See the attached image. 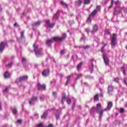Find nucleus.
<instances>
[{"label":"nucleus","instance_id":"nucleus-26","mask_svg":"<svg viewBox=\"0 0 127 127\" xmlns=\"http://www.w3.org/2000/svg\"><path fill=\"white\" fill-rule=\"evenodd\" d=\"M21 33V36H20V39H24L25 37H24V31H22L20 32Z\"/></svg>","mask_w":127,"mask_h":127},{"label":"nucleus","instance_id":"nucleus-54","mask_svg":"<svg viewBox=\"0 0 127 127\" xmlns=\"http://www.w3.org/2000/svg\"><path fill=\"white\" fill-rule=\"evenodd\" d=\"M61 54H62V55L64 54V50H62L61 51Z\"/></svg>","mask_w":127,"mask_h":127},{"label":"nucleus","instance_id":"nucleus-20","mask_svg":"<svg viewBox=\"0 0 127 127\" xmlns=\"http://www.w3.org/2000/svg\"><path fill=\"white\" fill-rule=\"evenodd\" d=\"M60 4L62 5L64 7H66L68 9V4L67 3L64 2L63 1H61L60 2Z\"/></svg>","mask_w":127,"mask_h":127},{"label":"nucleus","instance_id":"nucleus-33","mask_svg":"<svg viewBox=\"0 0 127 127\" xmlns=\"http://www.w3.org/2000/svg\"><path fill=\"white\" fill-rule=\"evenodd\" d=\"M82 65H83V63H79V64L77 65V70H78V71H79V70H80V68H81V66H82Z\"/></svg>","mask_w":127,"mask_h":127},{"label":"nucleus","instance_id":"nucleus-37","mask_svg":"<svg viewBox=\"0 0 127 127\" xmlns=\"http://www.w3.org/2000/svg\"><path fill=\"white\" fill-rule=\"evenodd\" d=\"M81 48H83V49H88V48H90V46L87 45L85 46H82L81 47Z\"/></svg>","mask_w":127,"mask_h":127},{"label":"nucleus","instance_id":"nucleus-13","mask_svg":"<svg viewBox=\"0 0 127 127\" xmlns=\"http://www.w3.org/2000/svg\"><path fill=\"white\" fill-rule=\"evenodd\" d=\"M38 90L39 91H42V90H45L46 86L45 85H41L40 83H38Z\"/></svg>","mask_w":127,"mask_h":127},{"label":"nucleus","instance_id":"nucleus-53","mask_svg":"<svg viewBox=\"0 0 127 127\" xmlns=\"http://www.w3.org/2000/svg\"><path fill=\"white\" fill-rule=\"evenodd\" d=\"M74 108H75V102L73 103L72 107V110H74Z\"/></svg>","mask_w":127,"mask_h":127},{"label":"nucleus","instance_id":"nucleus-2","mask_svg":"<svg viewBox=\"0 0 127 127\" xmlns=\"http://www.w3.org/2000/svg\"><path fill=\"white\" fill-rule=\"evenodd\" d=\"M102 44H103V46L101 48V52L103 53V58L104 59V63L106 66H109V64L110 63V60L108 58V56L107 55V53L104 52V48L106 45L108 44L107 43L104 44V42H102Z\"/></svg>","mask_w":127,"mask_h":127},{"label":"nucleus","instance_id":"nucleus-64","mask_svg":"<svg viewBox=\"0 0 127 127\" xmlns=\"http://www.w3.org/2000/svg\"><path fill=\"white\" fill-rule=\"evenodd\" d=\"M1 10V7L0 6V11Z\"/></svg>","mask_w":127,"mask_h":127},{"label":"nucleus","instance_id":"nucleus-17","mask_svg":"<svg viewBox=\"0 0 127 127\" xmlns=\"http://www.w3.org/2000/svg\"><path fill=\"white\" fill-rule=\"evenodd\" d=\"M61 10H58L56 14L54 15L53 18L54 19H55V20H57L58 19V17H59V14Z\"/></svg>","mask_w":127,"mask_h":127},{"label":"nucleus","instance_id":"nucleus-15","mask_svg":"<svg viewBox=\"0 0 127 127\" xmlns=\"http://www.w3.org/2000/svg\"><path fill=\"white\" fill-rule=\"evenodd\" d=\"M100 9H101V6H97L96 8L92 12L91 15H95L97 12L99 11Z\"/></svg>","mask_w":127,"mask_h":127},{"label":"nucleus","instance_id":"nucleus-59","mask_svg":"<svg viewBox=\"0 0 127 127\" xmlns=\"http://www.w3.org/2000/svg\"><path fill=\"white\" fill-rule=\"evenodd\" d=\"M114 3V1L113 0H111V4H113Z\"/></svg>","mask_w":127,"mask_h":127},{"label":"nucleus","instance_id":"nucleus-50","mask_svg":"<svg viewBox=\"0 0 127 127\" xmlns=\"http://www.w3.org/2000/svg\"><path fill=\"white\" fill-rule=\"evenodd\" d=\"M7 92V87H6L4 90H3V93H6Z\"/></svg>","mask_w":127,"mask_h":127},{"label":"nucleus","instance_id":"nucleus-18","mask_svg":"<svg viewBox=\"0 0 127 127\" xmlns=\"http://www.w3.org/2000/svg\"><path fill=\"white\" fill-rule=\"evenodd\" d=\"M127 64L124 65V66L121 68V70H122V71L123 72V73L125 75L126 74V71L127 70Z\"/></svg>","mask_w":127,"mask_h":127},{"label":"nucleus","instance_id":"nucleus-3","mask_svg":"<svg viewBox=\"0 0 127 127\" xmlns=\"http://www.w3.org/2000/svg\"><path fill=\"white\" fill-rule=\"evenodd\" d=\"M102 44H103V46L101 48V52L103 53V58L104 59V63L106 66H109V64L110 63V60L108 58V56L107 55V53L104 52V48L106 45L108 44L107 43L104 44V42H102Z\"/></svg>","mask_w":127,"mask_h":127},{"label":"nucleus","instance_id":"nucleus-12","mask_svg":"<svg viewBox=\"0 0 127 127\" xmlns=\"http://www.w3.org/2000/svg\"><path fill=\"white\" fill-rule=\"evenodd\" d=\"M45 23L48 25V27L50 28H52L54 27L55 24L54 23H50V21L49 20H46Z\"/></svg>","mask_w":127,"mask_h":127},{"label":"nucleus","instance_id":"nucleus-60","mask_svg":"<svg viewBox=\"0 0 127 127\" xmlns=\"http://www.w3.org/2000/svg\"><path fill=\"white\" fill-rule=\"evenodd\" d=\"M103 95L102 93H101V94H100V97H103Z\"/></svg>","mask_w":127,"mask_h":127},{"label":"nucleus","instance_id":"nucleus-57","mask_svg":"<svg viewBox=\"0 0 127 127\" xmlns=\"http://www.w3.org/2000/svg\"><path fill=\"white\" fill-rule=\"evenodd\" d=\"M124 106H125V107H126V108H127V103H125L124 104Z\"/></svg>","mask_w":127,"mask_h":127},{"label":"nucleus","instance_id":"nucleus-46","mask_svg":"<svg viewBox=\"0 0 127 127\" xmlns=\"http://www.w3.org/2000/svg\"><path fill=\"white\" fill-rule=\"evenodd\" d=\"M34 117L36 119H38V113H35Z\"/></svg>","mask_w":127,"mask_h":127},{"label":"nucleus","instance_id":"nucleus-30","mask_svg":"<svg viewBox=\"0 0 127 127\" xmlns=\"http://www.w3.org/2000/svg\"><path fill=\"white\" fill-rule=\"evenodd\" d=\"M95 111H96V108L92 107L90 110V113L91 114V115L94 114Z\"/></svg>","mask_w":127,"mask_h":127},{"label":"nucleus","instance_id":"nucleus-27","mask_svg":"<svg viewBox=\"0 0 127 127\" xmlns=\"http://www.w3.org/2000/svg\"><path fill=\"white\" fill-rule=\"evenodd\" d=\"M82 4V0H79L75 2V4L76 5H78V6H80L81 4Z\"/></svg>","mask_w":127,"mask_h":127},{"label":"nucleus","instance_id":"nucleus-16","mask_svg":"<svg viewBox=\"0 0 127 127\" xmlns=\"http://www.w3.org/2000/svg\"><path fill=\"white\" fill-rule=\"evenodd\" d=\"M41 23V21H38L37 22L34 23L33 24L32 26H33V29H34L35 27H37L40 25Z\"/></svg>","mask_w":127,"mask_h":127},{"label":"nucleus","instance_id":"nucleus-41","mask_svg":"<svg viewBox=\"0 0 127 127\" xmlns=\"http://www.w3.org/2000/svg\"><path fill=\"white\" fill-rule=\"evenodd\" d=\"M53 96L55 97V98H57V92H54L53 93Z\"/></svg>","mask_w":127,"mask_h":127},{"label":"nucleus","instance_id":"nucleus-10","mask_svg":"<svg viewBox=\"0 0 127 127\" xmlns=\"http://www.w3.org/2000/svg\"><path fill=\"white\" fill-rule=\"evenodd\" d=\"M37 97L33 96L31 100L29 101V104H30V106H33L34 102L37 101Z\"/></svg>","mask_w":127,"mask_h":127},{"label":"nucleus","instance_id":"nucleus-28","mask_svg":"<svg viewBox=\"0 0 127 127\" xmlns=\"http://www.w3.org/2000/svg\"><path fill=\"white\" fill-rule=\"evenodd\" d=\"M117 10H115L114 11V14H119V13H121L122 12V10L121 9H118Z\"/></svg>","mask_w":127,"mask_h":127},{"label":"nucleus","instance_id":"nucleus-4","mask_svg":"<svg viewBox=\"0 0 127 127\" xmlns=\"http://www.w3.org/2000/svg\"><path fill=\"white\" fill-rule=\"evenodd\" d=\"M34 47V51L35 53V55L37 57H40V56H41L42 54H41V52L42 51V49L39 48L38 46L34 44L33 45Z\"/></svg>","mask_w":127,"mask_h":127},{"label":"nucleus","instance_id":"nucleus-51","mask_svg":"<svg viewBox=\"0 0 127 127\" xmlns=\"http://www.w3.org/2000/svg\"><path fill=\"white\" fill-rule=\"evenodd\" d=\"M85 39H86L85 36H83L80 39V40H85Z\"/></svg>","mask_w":127,"mask_h":127},{"label":"nucleus","instance_id":"nucleus-47","mask_svg":"<svg viewBox=\"0 0 127 127\" xmlns=\"http://www.w3.org/2000/svg\"><path fill=\"white\" fill-rule=\"evenodd\" d=\"M22 122V120H18L17 121V124H20V125L21 124V123Z\"/></svg>","mask_w":127,"mask_h":127},{"label":"nucleus","instance_id":"nucleus-56","mask_svg":"<svg viewBox=\"0 0 127 127\" xmlns=\"http://www.w3.org/2000/svg\"><path fill=\"white\" fill-rule=\"evenodd\" d=\"M113 6V5H110L109 7H108V9H110V8H112Z\"/></svg>","mask_w":127,"mask_h":127},{"label":"nucleus","instance_id":"nucleus-24","mask_svg":"<svg viewBox=\"0 0 127 127\" xmlns=\"http://www.w3.org/2000/svg\"><path fill=\"white\" fill-rule=\"evenodd\" d=\"M9 73H8V71H6L4 74V78H9Z\"/></svg>","mask_w":127,"mask_h":127},{"label":"nucleus","instance_id":"nucleus-23","mask_svg":"<svg viewBox=\"0 0 127 127\" xmlns=\"http://www.w3.org/2000/svg\"><path fill=\"white\" fill-rule=\"evenodd\" d=\"M98 26H97V25H95L93 26V28L92 31V33H95V32H97V31H98Z\"/></svg>","mask_w":127,"mask_h":127},{"label":"nucleus","instance_id":"nucleus-42","mask_svg":"<svg viewBox=\"0 0 127 127\" xmlns=\"http://www.w3.org/2000/svg\"><path fill=\"white\" fill-rule=\"evenodd\" d=\"M13 64L12 63H11L10 64H8L6 67H7V68H9V67H11V66Z\"/></svg>","mask_w":127,"mask_h":127},{"label":"nucleus","instance_id":"nucleus-35","mask_svg":"<svg viewBox=\"0 0 127 127\" xmlns=\"http://www.w3.org/2000/svg\"><path fill=\"white\" fill-rule=\"evenodd\" d=\"M12 113L13 115H16L17 114V110H16V108H14L12 110Z\"/></svg>","mask_w":127,"mask_h":127},{"label":"nucleus","instance_id":"nucleus-55","mask_svg":"<svg viewBox=\"0 0 127 127\" xmlns=\"http://www.w3.org/2000/svg\"><path fill=\"white\" fill-rule=\"evenodd\" d=\"M40 100L41 101H43V97H40Z\"/></svg>","mask_w":127,"mask_h":127},{"label":"nucleus","instance_id":"nucleus-25","mask_svg":"<svg viewBox=\"0 0 127 127\" xmlns=\"http://www.w3.org/2000/svg\"><path fill=\"white\" fill-rule=\"evenodd\" d=\"M56 118L57 120H59L60 118V113H59V111H57V114H56Z\"/></svg>","mask_w":127,"mask_h":127},{"label":"nucleus","instance_id":"nucleus-61","mask_svg":"<svg viewBox=\"0 0 127 127\" xmlns=\"http://www.w3.org/2000/svg\"><path fill=\"white\" fill-rule=\"evenodd\" d=\"M84 85H85V86H87V83L85 82V83H84Z\"/></svg>","mask_w":127,"mask_h":127},{"label":"nucleus","instance_id":"nucleus-7","mask_svg":"<svg viewBox=\"0 0 127 127\" xmlns=\"http://www.w3.org/2000/svg\"><path fill=\"white\" fill-rule=\"evenodd\" d=\"M65 100H66V102L67 103L68 105H70V104H71V99H70L67 97L66 98V95L64 94L62 97V101H61L62 104H64V102H65Z\"/></svg>","mask_w":127,"mask_h":127},{"label":"nucleus","instance_id":"nucleus-62","mask_svg":"<svg viewBox=\"0 0 127 127\" xmlns=\"http://www.w3.org/2000/svg\"><path fill=\"white\" fill-rule=\"evenodd\" d=\"M2 127H7V126L6 125H5V126H3Z\"/></svg>","mask_w":127,"mask_h":127},{"label":"nucleus","instance_id":"nucleus-58","mask_svg":"<svg viewBox=\"0 0 127 127\" xmlns=\"http://www.w3.org/2000/svg\"><path fill=\"white\" fill-rule=\"evenodd\" d=\"M14 26H17V23H15L14 24Z\"/></svg>","mask_w":127,"mask_h":127},{"label":"nucleus","instance_id":"nucleus-14","mask_svg":"<svg viewBox=\"0 0 127 127\" xmlns=\"http://www.w3.org/2000/svg\"><path fill=\"white\" fill-rule=\"evenodd\" d=\"M49 73H50V71L48 69H45L42 72V75L44 77H47L49 75Z\"/></svg>","mask_w":127,"mask_h":127},{"label":"nucleus","instance_id":"nucleus-44","mask_svg":"<svg viewBox=\"0 0 127 127\" xmlns=\"http://www.w3.org/2000/svg\"><path fill=\"white\" fill-rule=\"evenodd\" d=\"M85 78L86 79H92V78H93V77H91V76H90V75H86V76H85Z\"/></svg>","mask_w":127,"mask_h":127},{"label":"nucleus","instance_id":"nucleus-31","mask_svg":"<svg viewBox=\"0 0 127 127\" xmlns=\"http://www.w3.org/2000/svg\"><path fill=\"white\" fill-rule=\"evenodd\" d=\"M92 16H93V15L91 14L89 17H88V18L87 20V23H91V17H92Z\"/></svg>","mask_w":127,"mask_h":127},{"label":"nucleus","instance_id":"nucleus-22","mask_svg":"<svg viewBox=\"0 0 127 127\" xmlns=\"http://www.w3.org/2000/svg\"><path fill=\"white\" fill-rule=\"evenodd\" d=\"M72 75L73 74H71L70 75H69L67 77V80L65 84V86H67V85L69 84V83H70V81H71V76H72Z\"/></svg>","mask_w":127,"mask_h":127},{"label":"nucleus","instance_id":"nucleus-36","mask_svg":"<svg viewBox=\"0 0 127 127\" xmlns=\"http://www.w3.org/2000/svg\"><path fill=\"white\" fill-rule=\"evenodd\" d=\"M114 81L116 83H119L120 82V78L119 77H116L114 78Z\"/></svg>","mask_w":127,"mask_h":127},{"label":"nucleus","instance_id":"nucleus-9","mask_svg":"<svg viewBox=\"0 0 127 127\" xmlns=\"http://www.w3.org/2000/svg\"><path fill=\"white\" fill-rule=\"evenodd\" d=\"M27 78H28V76L27 75L21 76L16 80V83H20V82H22V81H25V80H27Z\"/></svg>","mask_w":127,"mask_h":127},{"label":"nucleus","instance_id":"nucleus-43","mask_svg":"<svg viewBox=\"0 0 127 127\" xmlns=\"http://www.w3.org/2000/svg\"><path fill=\"white\" fill-rule=\"evenodd\" d=\"M120 112L121 114H123V113H125V109L124 108H121Z\"/></svg>","mask_w":127,"mask_h":127},{"label":"nucleus","instance_id":"nucleus-21","mask_svg":"<svg viewBox=\"0 0 127 127\" xmlns=\"http://www.w3.org/2000/svg\"><path fill=\"white\" fill-rule=\"evenodd\" d=\"M113 91H114V86H113V85L111 84L108 86V93L110 94V93L113 92Z\"/></svg>","mask_w":127,"mask_h":127},{"label":"nucleus","instance_id":"nucleus-52","mask_svg":"<svg viewBox=\"0 0 127 127\" xmlns=\"http://www.w3.org/2000/svg\"><path fill=\"white\" fill-rule=\"evenodd\" d=\"M85 31H86V32L89 34V32H90V29H85Z\"/></svg>","mask_w":127,"mask_h":127},{"label":"nucleus","instance_id":"nucleus-29","mask_svg":"<svg viewBox=\"0 0 127 127\" xmlns=\"http://www.w3.org/2000/svg\"><path fill=\"white\" fill-rule=\"evenodd\" d=\"M82 77H83V74H82V73L77 74L76 80H78V79H80V78H82Z\"/></svg>","mask_w":127,"mask_h":127},{"label":"nucleus","instance_id":"nucleus-32","mask_svg":"<svg viewBox=\"0 0 127 127\" xmlns=\"http://www.w3.org/2000/svg\"><path fill=\"white\" fill-rule=\"evenodd\" d=\"M47 112H44V114L41 116V119H45L46 118V116H47Z\"/></svg>","mask_w":127,"mask_h":127},{"label":"nucleus","instance_id":"nucleus-49","mask_svg":"<svg viewBox=\"0 0 127 127\" xmlns=\"http://www.w3.org/2000/svg\"><path fill=\"white\" fill-rule=\"evenodd\" d=\"M114 3H115V4H119V3H120V1H119V0L115 1L114 2Z\"/></svg>","mask_w":127,"mask_h":127},{"label":"nucleus","instance_id":"nucleus-39","mask_svg":"<svg viewBox=\"0 0 127 127\" xmlns=\"http://www.w3.org/2000/svg\"><path fill=\"white\" fill-rule=\"evenodd\" d=\"M22 64H24L25 63H26V59L24 58L22 59Z\"/></svg>","mask_w":127,"mask_h":127},{"label":"nucleus","instance_id":"nucleus-6","mask_svg":"<svg viewBox=\"0 0 127 127\" xmlns=\"http://www.w3.org/2000/svg\"><path fill=\"white\" fill-rule=\"evenodd\" d=\"M116 43H117V34H113L112 38L111 39V46L112 48L116 46Z\"/></svg>","mask_w":127,"mask_h":127},{"label":"nucleus","instance_id":"nucleus-48","mask_svg":"<svg viewBox=\"0 0 127 127\" xmlns=\"http://www.w3.org/2000/svg\"><path fill=\"white\" fill-rule=\"evenodd\" d=\"M105 34H110V31H109V30H106Z\"/></svg>","mask_w":127,"mask_h":127},{"label":"nucleus","instance_id":"nucleus-8","mask_svg":"<svg viewBox=\"0 0 127 127\" xmlns=\"http://www.w3.org/2000/svg\"><path fill=\"white\" fill-rule=\"evenodd\" d=\"M91 61V66L89 68L90 70V73L92 74L93 72H94V67H95V65H96V61L94 60V59L90 60Z\"/></svg>","mask_w":127,"mask_h":127},{"label":"nucleus","instance_id":"nucleus-5","mask_svg":"<svg viewBox=\"0 0 127 127\" xmlns=\"http://www.w3.org/2000/svg\"><path fill=\"white\" fill-rule=\"evenodd\" d=\"M66 37H67L66 33H63L61 37L57 36L54 37L53 40H54V41H63V40H65Z\"/></svg>","mask_w":127,"mask_h":127},{"label":"nucleus","instance_id":"nucleus-38","mask_svg":"<svg viewBox=\"0 0 127 127\" xmlns=\"http://www.w3.org/2000/svg\"><path fill=\"white\" fill-rule=\"evenodd\" d=\"M91 0H84V4H89Z\"/></svg>","mask_w":127,"mask_h":127},{"label":"nucleus","instance_id":"nucleus-34","mask_svg":"<svg viewBox=\"0 0 127 127\" xmlns=\"http://www.w3.org/2000/svg\"><path fill=\"white\" fill-rule=\"evenodd\" d=\"M94 100L95 101H98V100H99V95L98 94H96L95 95Z\"/></svg>","mask_w":127,"mask_h":127},{"label":"nucleus","instance_id":"nucleus-1","mask_svg":"<svg viewBox=\"0 0 127 127\" xmlns=\"http://www.w3.org/2000/svg\"><path fill=\"white\" fill-rule=\"evenodd\" d=\"M100 104H97L96 106V112L97 114H99V120L102 119L103 117V114L104 112H106V111H110L111 109L113 107V103L112 102H109L107 104V107L106 108L102 110V107H101Z\"/></svg>","mask_w":127,"mask_h":127},{"label":"nucleus","instance_id":"nucleus-11","mask_svg":"<svg viewBox=\"0 0 127 127\" xmlns=\"http://www.w3.org/2000/svg\"><path fill=\"white\" fill-rule=\"evenodd\" d=\"M6 44V43L4 42H2L1 44H0V53H2V51H3V50L4 49V47H5V45Z\"/></svg>","mask_w":127,"mask_h":127},{"label":"nucleus","instance_id":"nucleus-63","mask_svg":"<svg viewBox=\"0 0 127 127\" xmlns=\"http://www.w3.org/2000/svg\"><path fill=\"white\" fill-rule=\"evenodd\" d=\"M119 87H122V85H121V84H119Z\"/></svg>","mask_w":127,"mask_h":127},{"label":"nucleus","instance_id":"nucleus-45","mask_svg":"<svg viewBox=\"0 0 127 127\" xmlns=\"http://www.w3.org/2000/svg\"><path fill=\"white\" fill-rule=\"evenodd\" d=\"M37 127H43V124L42 123H40L37 125Z\"/></svg>","mask_w":127,"mask_h":127},{"label":"nucleus","instance_id":"nucleus-19","mask_svg":"<svg viewBox=\"0 0 127 127\" xmlns=\"http://www.w3.org/2000/svg\"><path fill=\"white\" fill-rule=\"evenodd\" d=\"M53 42V40L49 39V40L46 41V44L47 46L50 47V46H51V44H52Z\"/></svg>","mask_w":127,"mask_h":127},{"label":"nucleus","instance_id":"nucleus-40","mask_svg":"<svg viewBox=\"0 0 127 127\" xmlns=\"http://www.w3.org/2000/svg\"><path fill=\"white\" fill-rule=\"evenodd\" d=\"M100 82L101 83V84H104V83H105V80H104L103 78H100Z\"/></svg>","mask_w":127,"mask_h":127}]
</instances>
